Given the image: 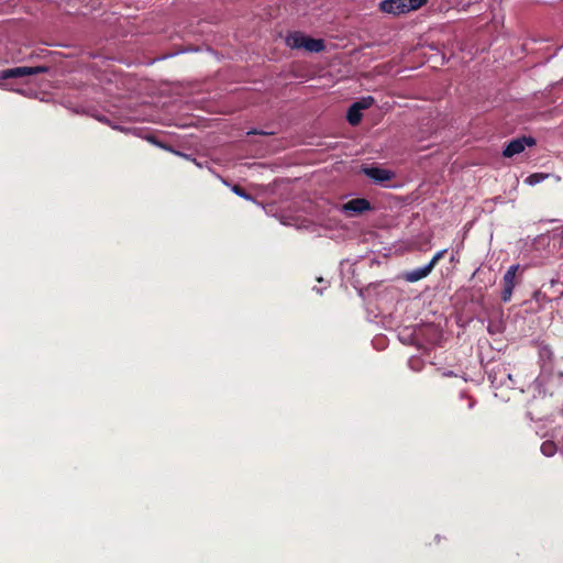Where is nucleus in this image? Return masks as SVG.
Here are the masks:
<instances>
[{"label":"nucleus","instance_id":"obj_10","mask_svg":"<svg viewBox=\"0 0 563 563\" xmlns=\"http://www.w3.org/2000/svg\"><path fill=\"white\" fill-rule=\"evenodd\" d=\"M541 452L545 456H553L558 452V446L553 441H544L540 448Z\"/></svg>","mask_w":563,"mask_h":563},{"label":"nucleus","instance_id":"obj_11","mask_svg":"<svg viewBox=\"0 0 563 563\" xmlns=\"http://www.w3.org/2000/svg\"><path fill=\"white\" fill-rule=\"evenodd\" d=\"M549 177L548 174H543V173H533L531 175H529L527 178H526V183L530 186H534L543 180H545L547 178Z\"/></svg>","mask_w":563,"mask_h":563},{"label":"nucleus","instance_id":"obj_14","mask_svg":"<svg viewBox=\"0 0 563 563\" xmlns=\"http://www.w3.org/2000/svg\"><path fill=\"white\" fill-rule=\"evenodd\" d=\"M445 253H446V250H442V251L437 252L433 255V257L431 258V261L428 263V266H430L431 269L433 271V268L439 263V261L444 257Z\"/></svg>","mask_w":563,"mask_h":563},{"label":"nucleus","instance_id":"obj_12","mask_svg":"<svg viewBox=\"0 0 563 563\" xmlns=\"http://www.w3.org/2000/svg\"><path fill=\"white\" fill-rule=\"evenodd\" d=\"M375 102L374 98L368 96V97H364L362 98L361 100L356 101L353 103V106H355L358 110H365V109H368L371 106H373Z\"/></svg>","mask_w":563,"mask_h":563},{"label":"nucleus","instance_id":"obj_7","mask_svg":"<svg viewBox=\"0 0 563 563\" xmlns=\"http://www.w3.org/2000/svg\"><path fill=\"white\" fill-rule=\"evenodd\" d=\"M364 175L374 180L376 184H383L394 178L395 174L391 170L380 168L377 166L364 167Z\"/></svg>","mask_w":563,"mask_h":563},{"label":"nucleus","instance_id":"obj_13","mask_svg":"<svg viewBox=\"0 0 563 563\" xmlns=\"http://www.w3.org/2000/svg\"><path fill=\"white\" fill-rule=\"evenodd\" d=\"M232 191L245 200H252V196L240 185H234Z\"/></svg>","mask_w":563,"mask_h":563},{"label":"nucleus","instance_id":"obj_6","mask_svg":"<svg viewBox=\"0 0 563 563\" xmlns=\"http://www.w3.org/2000/svg\"><path fill=\"white\" fill-rule=\"evenodd\" d=\"M536 144V140L531 136H522L515 139L508 143V145L504 148L503 155L505 157H512L516 154H520L525 151L526 146H532Z\"/></svg>","mask_w":563,"mask_h":563},{"label":"nucleus","instance_id":"obj_8","mask_svg":"<svg viewBox=\"0 0 563 563\" xmlns=\"http://www.w3.org/2000/svg\"><path fill=\"white\" fill-rule=\"evenodd\" d=\"M431 272V267L428 266L427 264L423 267H418L412 271L406 272L404 274V279L408 283H416L426 278Z\"/></svg>","mask_w":563,"mask_h":563},{"label":"nucleus","instance_id":"obj_1","mask_svg":"<svg viewBox=\"0 0 563 563\" xmlns=\"http://www.w3.org/2000/svg\"><path fill=\"white\" fill-rule=\"evenodd\" d=\"M286 44L292 49L305 48L311 53H320L325 47L323 40L312 38L297 31L288 34Z\"/></svg>","mask_w":563,"mask_h":563},{"label":"nucleus","instance_id":"obj_3","mask_svg":"<svg viewBox=\"0 0 563 563\" xmlns=\"http://www.w3.org/2000/svg\"><path fill=\"white\" fill-rule=\"evenodd\" d=\"M47 71L45 66H36V67H27V66H19L14 68L3 69L0 73V87H3L4 84L2 81L22 78L26 76L37 75Z\"/></svg>","mask_w":563,"mask_h":563},{"label":"nucleus","instance_id":"obj_9","mask_svg":"<svg viewBox=\"0 0 563 563\" xmlns=\"http://www.w3.org/2000/svg\"><path fill=\"white\" fill-rule=\"evenodd\" d=\"M346 120L353 126L358 125L362 120V111L352 104L347 110Z\"/></svg>","mask_w":563,"mask_h":563},{"label":"nucleus","instance_id":"obj_5","mask_svg":"<svg viewBox=\"0 0 563 563\" xmlns=\"http://www.w3.org/2000/svg\"><path fill=\"white\" fill-rule=\"evenodd\" d=\"M371 202L365 198H354L342 205L341 211L346 216L353 217L365 211L372 210Z\"/></svg>","mask_w":563,"mask_h":563},{"label":"nucleus","instance_id":"obj_4","mask_svg":"<svg viewBox=\"0 0 563 563\" xmlns=\"http://www.w3.org/2000/svg\"><path fill=\"white\" fill-rule=\"evenodd\" d=\"M520 269V265H511L507 272L505 273L501 280V295L500 298L504 302H508L511 300L514 288L517 285V273Z\"/></svg>","mask_w":563,"mask_h":563},{"label":"nucleus","instance_id":"obj_2","mask_svg":"<svg viewBox=\"0 0 563 563\" xmlns=\"http://www.w3.org/2000/svg\"><path fill=\"white\" fill-rule=\"evenodd\" d=\"M427 1L428 0H383L379 3V9L383 12L399 15L420 9Z\"/></svg>","mask_w":563,"mask_h":563}]
</instances>
